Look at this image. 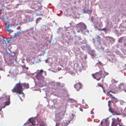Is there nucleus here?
I'll list each match as a JSON object with an SVG mask.
<instances>
[{"mask_svg": "<svg viewBox=\"0 0 126 126\" xmlns=\"http://www.w3.org/2000/svg\"><path fill=\"white\" fill-rule=\"evenodd\" d=\"M107 30V29L106 28H104L103 29H99L98 30L99 31H106Z\"/></svg>", "mask_w": 126, "mask_h": 126, "instance_id": "18", "label": "nucleus"}, {"mask_svg": "<svg viewBox=\"0 0 126 126\" xmlns=\"http://www.w3.org/2000/svg\"><path fill=\"white\" fill-rule=\"evenodd\" d=\"M33 20V19L32 18H31V19H30L29 20V22H31Z\"/></svg>", "mask_w": 126, "mask_h": 126, "instance_id": "26", "label": "nucleus"}, {"mask_svg": "<svg viewBox=\"0 0 126 126\" xmlns=\"http://www.w3.org/2000/svg\"><path fill=\"white\" fill-rule=\"evenodd\" d=\"M92 10H87V11L85 9H83V11L84 13H87L91 15L92 12Z\"/></svg>", "mask_w": 126, "mask_h": 126, "instance_id": "10", "label": "nucleus"}, {"mask_svg": "<svg viewBox=\"0 0 126 126\" xmlns=\"http://www.w3.org/2000/svg\"><path fill=\"white\" fill-rule=\"evenodd\" d=\"M26 69H27V70L28 69V67H26Z\"/></svg>", "mask_w": 126, "mask_h": 126, "instance_id": "36", "label": "nucleus"}, {"mask_svg": "<svg viewBox=\"0 0 126 126\" xmlns=\"http://www.w3.org/2000/svg\"><path fill=\"white\" fill-rule=\"evenodd\" d=\"M111 81L113 83H116L117 82V81L115 80L114 79H112L111 80Z\"/></svg>", "mask_w": 126, "mask_h": 126, "instance_id": "21", "label": "nucleus"}, {"mask_svg": "<svg viewBox=\"0 0 126 126\" xmlns=\"http://www.w3.org/2000/svg\"><path fill=\"white\" fill-rule=\"evenodd\" d=\"M45 61H46V62L47 63V60H45Z\"/></svg>", "mask_w": 126, "mask_h": 126, "instance_id": "31", "label": "nucleus"}, {"mask_svg": "<svg viewBox=\"0 0 126 126\" xmlns=\"http://www.w3.org/2000/svg\"><path fill=\"white\" fill-rule=\"evenodd\" d=\"M124 91H125V92H126V89H125L124 90Z\"/></svg>", "mask_w": 126, "mask_h": 126, "instance_id": "35", "label": "nucleus"}, {"mask_svg": "<svg viewBox=\"0 0 126 126\" xmlns=\"http://www.w3.org/2000/svg\"><path fill=\"white\" fill-rule=\"evenodd\" d=\"M103 91L104 92H105V91L104 90H103Z\"/></svg>", "mask_w": 126, "mask_h": 126, "instance_id": "37", "label": "nucleus"}, {"mask_svg": "<svg viewBox=\"0 0 126 126\" xmlns=\"http://www.w3.org/2000/svg\"><path fill=\"white\" fill-rule=\"evenodd\" d=\"M68 124H67L66 125L65 123H64L62 124L61 126H67ZM60 125L59 123H56V125L55 126H58Z\"/></svg>", "mask_w": 126, "mask_h": 126, "instance_id": "13", "label": "nucleus"}, {"mask_svg": "<svg viewBox=\"0 0 126 126\" xmlns=\"http://www.w3.org/2000/svg\"><path fill=\"white\" fill-rule=\"evenodd\" d=\"M107 94H109L114 99V101L115 102V103H116L118 102V100L117 98L114 97L110 93V92H109L107 93Z\"/></svg>", "mask_w": 126, "mask_h": 126, "instance_id": "11", "label": "nucleus"}, {"mask_svg": "<svg viewBox=\"0 0 126 126\" xmlns=\"http://www.w3.org/2000/svg\"><path fill=\"white\" fill-rule=\"evenodd\" d=\"M119 89L120 91L123 90H125V86L124 85L123 83L120 84L119 86Z\"/></svg>", "mask_w": 126, "mask_h": 126, "instance_id": "8", "label": "nucleus"}, {"mask_svg": "<svg viewBox=\"0 0 126 126\" xmlns=\"http://www.w3.org/2000/svg\"><path fill=\"white\" fill-rule=\"evenodd\" d=\"M41 59H39L37 60V62H36V63H38L40 62H41Z\"/></svg>", "mask_w": 126, "mask_h": 126, "instance_id": "23", "label": "nucleus"}, {"mask_svg": "<svg viewBox=\"0 0 126 126\" xmlns=\"http://www.w3.org/2000/svg\"><path fill=\"white\" fill-rule=\"evenodd\" d=\"M97 86L98 87H101L103 89L104 88L103 85H102L100 83H98L97 84Z\"/></svg>", "mask_w": 126, "mask_h": 126, "instance_id": "16", "label": "nucleus"}, {"mask_svg": "<svg viewBox=\"0 0 126 126\" xmlns=\"http://www.w3.org/2000/svg\"><path fill=\"white\" fill-rule=\"evenodd\" d=\"M82 86V84L80 82L77 83L74 85L75 88L77 91H78L81 88Z\"/></svg>", "mask_w": 126, "mask_h": 126, "instance_id": "7", "label": "nucleus"}, {"mask_svg": "<svg viewBox=\"0 0 126 126\" xmlns=\"http://www.w3.org/2000/svg\"><path fill=\"white\" fill-rule=\"evenodd\" d=\"M34 120L32 118H29L26 122L24 124L25 126H32L34 125Z\"/></svg>", "mask_w": 126, "mask_h": 126, "instance_id": "5", "label": "nucleus"}, {"mask_svg": "<svg viewBox=\"0 0 126 126\" xmlns=\"http://www.w3.org/2000/svg\"><path fill=\"white\" fill-rule=\"evenodd\" d=\"M14 26V25H13L12 24H10L6 28H9L10 27H11L12 26Z\"/></svg>", "mask_w": 126, "mask_h": 126, "instance_id": "19", "label": "nucleus"}, {"mask_svg": "<svg viewBox=\"0 0 126 126\" xmlns=\"http://www.w3.org/2000/svg\"><path fill=\"white\" fill-rule=\"evenodd\" d=\"M79 109L80 111H83V109H82V108H80Z\"/></svg>", "mask_w": 126, "mask_h": 126, "instance_id": "29", "label": "nucleus"}, {"mask_svg": "<svg viewBox=\"0 0 126 126\" xmlns=\"http://www.w3.org/2000/svg\"><path fill=\"white\" fill-rule=\"evenodd\" d=\"M42 18H39L37 19L36 21H38V20L41 19Z\"/></svg>", "mask_w": 126, "mask_h": 126, "instance_id": "27", "label": "nucleus"}, {"mask_svg": "<svg viewBox=\"0 0 126 126\" xmlns=\"http://www.w3.org/2000/svg\"><path fill=\"white\" fill-rule=\"evenodd\" d=\"M103 123V122L102 121H101L100 123V125L101 126H102Z\"/></svg>", "mask_w": 126, "mask_h": 126, "instance_id": "28", "label": "nucleus"}, {"mask_svg": "<svg viewBox=\"0 0 126 126\" xmlns=\"http://www.w3.org/2000/svg\"><path fill=\"white\" fill-rule=\"evenodd\" d=\"M118 125H119V126H121V125H120V124H119V123H118Z\"/></svg>", "mask_w": 126, "mask_h": 126, "instance_id": "33", "label": "nucleus"}, {"mask_svg": "<svg viewBox=\"0 0 126 126\" xmlns=\"http://www.w3.org/2000/svg\"><path fill=\"white\" fill-rule=\"evenodd\" d=\"M111 101L110 100L108 101V106L109 107V111L113 115H115V114L117 115H120L121 114H118L117 113L116 111H114L111 108V107H110V103L111 102Z\"/></svg>", "mask_w": 126, "mask_h": 126, "instance_id": "6", "label": "nucleus"}, {"mask_svg": "<svg viewBox=\"0 0 126 126\" xmlns=\"http://www.w3.org/2000/svg\"><path fill=\"white\" fill-rule=\"evenodd\" d=\"M44 73H45V76H46V72L45 71V72H44Z\"/></svg>", "mask_w": 126, "mask_h": 126, "instance_id": "30", "label": "nucleus"}, {"mask_svg": "<svg viewBox=\"0 0 126 126\" xmlns=\"http://www.w3.org/2000/svg\"><path fill=\"white\" fill-rule=\"evenodd\" d=\"M103 78H104L107 75L109 74L108 73L106 72L105 71H103Z\"/></svg>", "mask_w": 126, "mask_h": 126, "instance_id": "14", "label": "nucleus"}, {"mask_svg": "<svg viewBox=\"0 0 126 126\" xmlns=\"http://www.w3.org/2000/svg\"><path fill=\"white\" fill-rule=\"evenodd\" d=\"M9 28H6V30L9 33H11L13 32V30H10L9 29Z\"/></svg>", "mask_w": 126, "mask_h": 126, "instance_id": "15", "label": "nucleus"}, {"mask_svg": "<svg viewBox=\"0 0 126 126\" xmlns=\"http://www.w3.org/2000/svg\"><path fill=\"white\" fill-rule=\"evenodd\" d=\"M21 32H17L16 33H15V36H16L20 34Z\"/></svg>", "mask_w": 126, "mask_h": 126, "instance_id": "17", "label": "nucleus"}, {"mask_svg": "<svg viewBox=\"0 0 126 126\" xmlns=\"http://www.w3.org/2000/svg\"><path fill=\"white\" fill-rule=\"evenodd\" d=\"M104 79H102V81H104Z\"/></svg>", "mask_w": 126, "mask_h": 126, "instance_id": "39", "label": "nucleus"}, {"mask_svg": "<svg viewBox=\"0 0 126 126\" xmlns=\"http://www.w3.org/2000/svg\"><path fill=\"white\" fill-rule=\"evenodd\" d=\"M39 126H45V125L42 122L40 123Z\"/></svg>", "mask_w": 126, "mask_h": 126, "instance_id": "25", "label": "nucleus"}, {"mask_svg": "<svg viewBox=\"0 0 126 126\" xmlns=\"http://www.w3.org/2000/svg\"><path fill=\"white\" fill-rule=\"evenodd\" d=\"M36 24H37L38 23V21H36Z\"/></svg>", "mask_w": 126, "mask_h": 126, "instance_id": "32", "label": "nucleus"}, {"mask_svg": "<svg viewBox=\"0 0 126 126\" xmlns=\"http://www.w3.org/2000/svg\"><path fill=\"white\" fill-rule=\"evenodd\" d=\"M106 38H108L109 39V40L110 41V42H111L112 41L114 42L115 41V39L112 37H110L109 36H108L106 37Z\"/></svg>", "mask_w": 126, "mask_h": 126, "instance_id": "12", "label": "nucleus"}, {"mask_svg": "<svg viewBox=\"0 0 126 126\" xmlns=\"http://www.w3.org/2000/svg\"><path fill=\"white\" fill-rule=\"evenodd\" d=\"M37 72L35 75V77L38 80H43L44 79V77L42 75V73L43 71V70L41 69L40 70H37Z\"/></svg>", "mask_w": 126, "mask_h": 126, "instance_id": "3", "label": "nucleus"}, {"mask_svg": "<svg viewBox=\"0 0 126 126\" xmlns=\"http://www.w3.org/2000/svg\"><path fill=\"white\" fill-rule=\"evenodd\" d=\"M64 86V84L62 83L61 84V85L60 86V87H61L62 88Z\"/></svg>", "mask_w": 126, "mask_h": 126, "instance_id": "24", "label": "nucleus"}, {"mask_svg": "<svg viewBox=\"0 0 126 126\" xmlns=\"http://www.w3.org/2000/svg\"><path fill=\"white\" fill-rule=\"evenodd\" d=\"M27 86L25 87L24 84H22L21 85L20 83L16 84L13 89L12 90L13 92L19 94L18 96L20 99L22 100V98L24 97L23 94L22 93V91L26 87L27 88H29V84H27Z\"/></svg>", "mask_w": 126, "mask_h": 126, "instance_id": "1", "label": "nucleus"}, {"mask_svg": "<svg viewBox=\"0 0 126 126\" xmlns=\"http://www.w3.org/2000/svg\"><path fill=\"white\" fill-rule=\"evenodd\" d=\"M92 76L94 79L97 81L100 80L102 78H103V71H100L99 72L92 74Z\"/></svg>", "mask_w": 126, "mask_h": 126, "instance_id": "2", "label": "nucleus"}, {"mask_svg": "<svg viewBox=\"0 0 126 126\" xmlns=\"http://www.w3.org/2000/svg\"><path fill=\"white\" fill-rule=\"evenodd\" d=\"M32 64H34V62H32Z\"/></svg>", "mask_w": 126, "mask_h": 126, "instance_id": "34", "label": "nucleus"}, {"mask_svg": "<svg viewBox=\"0 0 126 126\" xmlns=\"http://www.w3.org/2000/svg\"><path fill=\"white\" fill-rule=\"evenodd\" d=\"M77 36V35H76L75 36V37H76Z\"/></svg>", "mask_w": 126, "mask_h": 126, "instance_id": "38", "label": "nucleus"}, {"mask_svg": "<svg viewBox=\"0 0 126 126\" xmlns=\"http://www.w3.org/2000/svg\"><path fill=\"white\" fill-rule=\"evenodd\" d=\"M117 122H121V120H119V118H117Z\"/></svg>", "mask_w": 126, "mask_h": 126, "instance_id": "20", "label": "nucleus"}, {"mask_svg": "<svg viewBox=\"0 0 126 126\" xmlns=\"http://www.w3.org/2000/svg\"><path fill=\"white\" fill-rule=\"evenodd\" d=\"M78 28H79L82 32H83V31L87 29V27L84 24L82 23H80L77 25L76 29L77 30Z\"/></svg>", "mask_w": 126, "mask_h": 126, "instance_id": "4", "label": "nucleus"}, {"mask_svg": "<svg viewBox=\"0 0 126 126\" xmlns=\"http://www.w3.org/2000/svg\"><path fill=\"white\" fill-rule=\"evenodd\" d=\"M8 101H6L5 102L4 104V106L3 107V108H4L5 107V106L8 105L10 104V97L9 96L8 98Z\"/></svg>", "mask_w": 126, "mask_h": 126, "instance_id": "9", "label": "nucleus"}, {"mask_svg": "<svg viewBox=\"0 0 126 126\" xmlns=\"http://www.w3.org/2000/svg\"><path fill=\"white\" fill-rule=\"evenodd\" d=\"M56 84L57 86H60L61 85V83L59 82H57Z\"/></svg>", "mask_w": 126, "mask_h": 126, "instance_id": "22", "label": "nucleus"}]
</instances>
